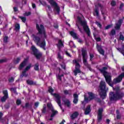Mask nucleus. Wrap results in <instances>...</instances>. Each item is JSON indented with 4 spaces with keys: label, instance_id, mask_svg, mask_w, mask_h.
Here are the masks:
<instances>
[{
    "label": "nucleus",
    "instance_id": "1",
    "mask_svg": "<svg viewBox=\"0 0 124 124\" xmlns=\"http://www.w3.org/2000/svg\"><path fill=\"white\" fill-rule=\"evenodd\" d=\"M114 90L115 91V93L111 92L109 93V99L110 101L119 100V99H122L123 97H124V93L121 91L120 88L116 87L114 88Z\"/></svg>",
    "mask_w": 124,
    "mask_h": 124
},
{
    "label": "nucleus",
    "instance_id": "2",
    "mask_svg": "<svg viewBox=\"0 0 124 124\" xmlns=\"http://www.w3.org/2000/svg\"><path fill=\"white\" fill-rule=\"evenodd\" d=\"M100 90L99 91V95L103 99L106 97V93L108 91V88L106 89V82L104 81H101L99 85Z\"/></svg>",
    "mask_w": 124,
    "mask_h": 124
},
{
    "label": "nucleus",
    "instance_id": "3",
    "mask_svg": "<svg viewBox=\"0 0 124 124\" xmlns=\"http://www.w3.org/2000/svg\"><path fill=\"white\" fill-rule=\"evenodd\" d=\"M32 37L34 42L38 46H39L41 48H42L44 50H46V42L45 41V39L41 38L38 36H35L34 34L32 35Z\"/></svg>",
    "mask_w": 124,
    "mask_h": 124
},
{
    "label": "nucleus",
    "instance_id": "4",
    "mask_svg": "<svg viewBox=\"0 0 124 124\" xmlns=\"http://www.w3.org/2000/svg\"><path fill=\"white\" fill-rule=\"evenodd\" d=\"M108 69V67H103L102 69H99L100 72L104 76L107 83H111L112 81L111 76L109 75V73L106 71Z\"/></svg>",
    "mask_w": 124,
    "mask_h": 124
},
{
    "label": "nucleus",
    "instance_id": "5",
    "mask_svg": "<svg viewBox=\"0 0 124 124\" xmlns=\"http://www.w3.org/2000/svg\"><path fill=\"white\" fill-rule=\"evenodd\" d=\"M81 53L83 64L89 69L90 71H93V70L91 68V65L88 63V61H87V60H88V54L87 53V50L82 48L81 50Z\"/></svg>",
    "mask_w": 124,
    "mask_h": 124
},
{
    "label": "nucleus",
    "instance_id": "6",
    "mask_svg": "<svg viewBox=\"0 0 124 124\" xmlns=\"http://www.w3.org/2000/svg\"><path fill=\"white\" fill-rule=\"evenodd\" d=\"M48 92L52 94V95H53V96H55L56 99L55 101L58 103L59 106L60 107L61 109L62 110V112H64V110L62 109V101L61 100V96L59 94L57 93H52L53 92H54V90L52 89V87H50L48 89Z\"/></svg>",
    "mask_w": 124,
    "mask_h": 124
},
{
    "label": "nucleus",
    "instance_id": "7",
    "mask_svg": "<svg viewBox=\"0 0 124 124\" xmlns=\"http://www.w3.org/2000/svg\"><path fill=\"white\" fill-rule=\"evenodd\" d=\"M36 28L38 31V34H41L42 37H44V38H46L47 35H46V32L45 31V29L44 28V26L42 25H40V26L36 24Z\"/></svg>",
    "mask_w": 124,
    "mask_h": 124
},
{
    "label": "nucleus",
    "instance_id": "8",
    "mask_svg": "<svg viewBox=\"0 0 124 124\" xmlns=\"http://www.w3.org/2000/svg\"><path fill=\"white\" fill-rule=\"evenodd\" d=\"M124 77V73H121L120 75L118 76V78H114L113 79V81L112 83H111V82H109V83H108L110 87H113V85L114 84H118V83H120V82H122L123 80V78Z\"/></svg>",
    "mask_w": 124,
    "mask_h": 124
},
{
    "label": "nucleus",
    "instance_id": "9",
    "mask_svg": "<svg viewBox=\"0 0 124 124\" xmlns=\"http://www.w3.org/2000/svg\"><path fill=\"white\" fill-rule=\"evenodd\" d=\"M49 3H50L51 6H53L54 7V12L55 14H60V12L61 11V9L58 6V4L56 3L54 1V0H49Z\"/></svg>",
    "mask_w": 124,
    "mask_h": 124
},
{
    "label": "nucleus",
    "instance_id": "10",
    "mask_svg": "<svg viewBox=\"0 0 124 124\" xmlns=\"http://www.w3.org/2000/svg\"><path fill=\"white\" fill-rule=\"evenodd\" d=\"M31 50L33 52V54L36 57L37 60H40V59H41L42 53L38 52V50L35 46H31Z\"/></svg>",
    "mask_w": 124,
    "mask_h": 124
},
{
    "label": "nucleus",
    "instance_id": "11",
    "mask_svg": "<svg viewBox=\"0 0 124 124\" xmlns=\"http://www.w3.org/2000/svg\"><path fill=\"white\" fill-rule=\"evenodd\" d=\"M80 24L83 27V29L88 36H91V31H90L89 26L87 25V22H86V21H82Z\"/></svg>",
    "mask_w": 124,
    "mask_h": 124
},
{
    "label": "nucleus",
    "instance_id": "12",
    "mask_svg": "<svg viewBox=\"0 0 124 124\" xmlns=\"http://www.w3.org/2000/svg\"><path fill=\"white\" fill-rule=\"evenodd\" d=\"M74 63H76L75 70L74 71V73L75 76H77L78 73H81V70H80V64L78 63L77 60H73Z\"/></svg>",
    "mask_w": 124,
    "mask_h": 124
},
{
    "label": "nucleus",
    "instance_id": "13",
    "mask_svg": "<svg viewBox=\"0 0 124 124\" xmlns=\"http://www.w3.org/2000/svg\"><path fill=\"white\" fill-rule=\"evenodd\" d=\"M88 94V98L86 97V96L84 97V101H86V102H88L90 100H93V99L94 98V94H93V93L92 92H89Z\"/></svg>",
    "mask_w": 124,
    "mask_h": 124
},
{
    "label": "nucleus",
    "instance_id": "14",
    "mask_svg": "<svg viewBox=\"0 0 124 124\" xmlns=\"http://www.w3.org/2000/svg\"><path fill=\"white\" fill-rule=\"evenodd\" d=\"M98 7H100V10L102 13V15H106L107 14V11H106V9L104 8L103 5L98 3L97 4Z\"/></svg>",
    "mask_w": 124,
    "mask_h": 124
},
{
    "label": "nucleus",
    "instance_id": "15",
    "mask_svg": "<svg viewBox=\"0 0 124 124\" xmlns=\"http://www.w3.org/2000/svg\"><path fill=\"white\" fill-rule=\"evenodd\" d=\"M3 94L4 96L1 98V102H5L6 99L8 98V92L7 90L3 91Z\"/></svg>",
    "mask_w": 124,
    "mask_h": 124
},
{
    "label": "nucleus",
    "instance_id": "16",
    "mask_svg": "<svg viewBox=\"0 0 124 124\" xmlns=\"http://www.w3.org/2000/svg\"><path fill=\"white\" fill-rule=\"evenodd\" d=\"M123 20L121 19H119L117 23L115 24V26L114 27L115 30H119L121 29V26H122V24L123 23Z\"/></svg>",
    "mask_w": 124,
    "mask_h": 124
},
{
    "label": "nucleus",
    "instance_id": "17",
    "mask_svg": "<svg viewBox=\"0 0 124 124\" xmlns=\"http://www.w3.org/2000/svg\"><path fill=\"white\" fill-rule=\"evenodd\" d=\"M96 48L99 53H100L101 55L104 56V53H105V52L104 51V50L102 49V46H101L98 45V44H97Z\"/></svg>",
    "mask_w": 124,
    "mask_h": 124
},
{
    "label": "nucleus",
    "instance_id": "18",
    "mask_svg": "<svg viewBox=\"0 0 124 124\" xmlns=\"http://www.w3.org/2000/svg\"><path fill=\"white\" fill-rule=\"evenodd\" d=\"M79 116V113L78 111H75L73 112L70 116L71 120H75Z\"/></svg>",
    "mask_w": 124,
    "mask_h": 124
},
{
    "label": "nucleus",
    "instance_id": "19",
    "mask_svg": "<svg viewBox=\"0 0 124 124\" xmlns=\"http://www.w3.org/2000/svg\"><path fill=\"white\" fill-rule=\"evenodd\" d=\"M27 64V59H25L20 65L18 68L19 70H22Z\"/></svg>",
    "mask_w": 124,
    "mask_h": 124
},
{
    "label": "nucleus",
    "instance_id": "20",
    "mask_svg": "<svg viewBox=\"0 0 124 124\" xmlns=\"http://www.w3.org/2000/svg\"><path fill=\"white\" fill-rule=\"evenodd\" d=\"M57 45L58 49H59V51H61V48H62V47H64V46H63V43H62V40H59L58 43Z\"/></svg>",
    "mask_w": 124,
    "mask_h": 124
},
{
    "label": "nucleus",
    "instance_id": "21",
    "mask_svg": "<svg viewBox=\"0 0 124 124\" xmlns=\"http://www.w3.org/2000/svg\"><path fill=\"white\" fill-rule=\"evenodd\" d=\"M91 106L89 105L86 107V108L85 110L84 114L85 115H89L91 113Z\"/></svg>",
    "mask_w": 124,
    "mask_h": 124
},
{
    "label": "nucleus",
    "instance_id": "22",
    "mask_svg": "<svg viewBox=\"0 0 124 124\" xmlns=\"http://www.w3.org/2000/svg\"><path fill=\"white\" fill-rule=\"evenodd\" d=\"M73 103H74V104H77L78 102V94L77 93H74L73 94Z\"/></svg>",
    "mask_w": 124,
    "mask_h": 124
},
{
    "label": "nucleus",
    "instance_id": "23",
    "mask_svg": "<svg viewBox=\"0 0 124 124\" xmlns=\"http://www.w3.org/2000/svg\"><path fill=\"white\" fill-rule=\"evenodd\" d=\"M64 104L65 105V106H67V107H68V108H70V101H69V100L65 99L63 101Z\"/></svg>",
    "mask_w": 124,
    "mask_h": 124
},
{
    "label": "nucleus",
    "instance_id": "24",
    "mask_svg": "<svg viewBox=\"0 0 124 124\" xmlns=\"http://www.w3.org/2000/svg\"><path fill=\"white\" fill-rule=\"evenodd\" d=\"M70 34L72 36V37H73V38H75V39H78V36H77V34L75 33V32L71 31L70 32Z\"/></svg>",
    "mask_w": 124,
    "mask_h": 124
},
{
    "label": "nucleus",
    "instance_id": "25",
    "mask_svg": "<svg viewBox=\"0 0 124 124\" xmlns=\"http://www.w3.org/2000/svg\"><path fill=\"white\" fill-rule=\"evenodd\" d=\"M51 112L52 113L50 115L51 118H53V117H55L58 114V111L55 110L54 109H52Z\"/></svg>",
    "mask_w": 124,
    "mask_h": 124
},
{
    "label": "nucleus",
    "instance_id": "26",
    "mask_svg": "<svg viewBox=\"0 0 124 124\" xmlns=\"http://www.w3.org/2000/svg\"><path fill=\"white\" fill-rule=\"evenodd\" d=\"M95 13L97 17H98V16H99V11L98 10V8H97V6H97V5L95 4Z\"/></svg>",
    "mask_w": 124,
    "mask_h": 124
},
{
    "label": "nucleus",
    "instance_id": "27",
    "mask_svg": "<svg viewBox=\"0 0 124 124\" xmlns=\"http://www.w3.org/2000/svg\"><path fill=\"white\" fill-rule=\"evenodd\" d=\"M46 107L47 106H46V104H44L43 108L42 109V113L43 114H45V113L47 112Z\"/></svg>",
    "mask_w": 124,
    "mask_h": 124
},
{
    "label": "nucleus",
    "instance_id": "28",
    "mask_svg": "<svg viewBox=\"0 0 124 124\" xmlns=\"http://www.w3.org/2000/svg\"><path fill=\"white\" fill-rule=\"evenodd\" d=\"M26 72H27V71H25V70L22 72V75H20V78H23V77H28V74Z\"/></svg>",
    "mask_w": 124,
    "mask_h": 124
},
{
    "label": "nucleus",
    "instance_id": "29",
    "mask_svg": "<svg viewBox=\"0 0 124 124\" xmlns=\"http://www.w3.org/2000/svg\"><path fill=\"white\" fill-rule=\"evenodd\" d=\"M34 69L37 71L39 70V63L38 62H37L36 64H35L34 66Z\"/></svg>",
    "mask_w": 124,
    "mask_h": 124
},
{
    "label": "nucleus",
    "instance_id": "30",
    "mask_svg": "<svg viewBox=\"0 0 124 124\" xmlns=\"http://www.w3.org/2000/svg\"><path fill=\"white\" fill-rule=\"evenodd\" d=\"M47 107L49 110H51V111H52V110H54V108H53V106H52V104L51 103H47Z\"/></svg>",
    "mask_w": 124,
    "mask_h": 124
},
{
    "label": "nucleus",
    "instance_id": "31",
    "mask_svg": "<svg viewBox=\"0 0 124 124\" xmlns=\"http://www.w3.org/2000/svg\"><path fill=\"white\" fill-rule=\"evenodd\" d=\"M117 50L119 51V52H121L123 55V56H124V46H123L122 48H117Z\"/></svg>",
    "mask_w": 124,
    "mask_h": 124
},
{
    "label": "nucleus",
    "instance_id": "32",
    "mask_svg": "<svg viewBox=\"0 0 124 124\" xmlns=\"http://www.w3.org/2000/svg\"><path fill=\"white\" fill-rule=\"evenodd\" d=\"M27 83L28 84V85H35V83L32 80H27Z\"/></svg>",
    "mask_w": 124,
    "mask_h": 124
},
{
    "label": "nucleus",
    "instance_id": "33",
    "mask_svg": "<svg viewBox=\"0 0 124 124\" xmlns=\"http://www.w3.org/2000/svg\"><path fill=\"white\" fill-rule=\"evenodd\" d=\"M97 121L98 123H100L101 121H102V115L97 114Z\"/></svg>",
    "mask_w": 124,
    "mask_h": 124
},
{
    "label": "nucleus",
    "instance_id": "34",
    "mask_svg": "<svg viewBox=\"0 0 124 124\" xmlns=\"http://www.w3.org/2000/svg\"><path fill=\"white\" fill-rule=\"evenodd\" d=\"M3 115V113H2L1 112H0V122L1 123H4V119L2 118V116Z\"/></svg>",
    "mask_w": 124,
    "mask_h": 124
},
{
    "label": "nucleus",
    "instance_id": "35",
    "mask_svg": "<svg viewBox=\"0 0 124 124\" xmlns=\"http://www.w3.org/2000/svg\"><path fill=\"white\" fill-rule=\"evenodd\" d=\"M119 39L120 40H122V41H124V35L122 34V32H120Z\"/></svg>",
    "mask_w": 124,
    "mask_h": 124
},
{
    "label": "nucleus",
    "instance_id": "36",
    "mask_svg": "<svg viewBox=\"0 0 124 124\" xmlns=\"http://www.w3.org/2000/svg\"><path fill=\"white\" fill-rule=\"evenodd\" d=\"M3 42L4 43H7V42H8V36H5L3 37Z\"/></svg>",
    "mask_w": 124,
    "mask_h": 124
},
{
    "label": "nucleus",
    "instance_id": "37",
    "mask_svg": "<svg viewBox=\"0 0 124 124\" xmlns=\"http://www.w3.org/2000/svg\"><path fill=\"white\" fill-rule=\"evenodd\" d=\"M103 112V108H99L98 110V115H102Z\"/></svg>",
    "mask_w": 124,
    "mask_h": 124
},
{
    "label": "nucleus",
    "instance_id": "38",
    "mask_svg": "<svg viewBox=\"0 0 124 124\" xmlns=\"http://www.w3.org/2000/svg\"><path fill=\"white\" fill-rule=\"evenodd\" d=\"M15 29L16 31H18L20 30V24H16L15 26Z\"/></svg>",
    "mask_w": 124,
    "mask_h": 124
},
{
    "label": "nucleus",
    "instance_id": "39",
    "mask_svg": "<svg viewBox=\"0 0 124 124\" xmlns=\"http://www.w3.org/2000/svg\"><path fill=\"white\" fill-rule=\"evenodd\" d=\"M7 62V59L6 58L0 59V63H3V62Z\"/></svg>",
    "mask_w": 124,
    "mask_h": 124
},
{
    "label": "nucleus",
    "instance_id": "40",
    "mask_svg": "<svg viewBox=\"0 0 124 124\" xmlns=\"http://www.w3.org/2000/svg\"><path fill=\"white\" fill-rule=\"evenodd\" d=\"M62 77H63V75H58L57 77V78L60 80V81L59 82V83H61L62 82Z\"/></svg>",
    "mask_w": 124,
    "mask_h": 124
},
{
    "label": "nucleus",
    "instance_id": "41",
    "mask_svg": "<svg viewBox=\"0 0 124 124\" xmlns=\"http://www.w3.org/2000/svg\"><path fill=\"white\" fill-rule=\"evenodd\" d=\"M19 18L21 19L23 23H26V21L27 20V19L25 17L23 16H19Z\"/></svg>",
    "mask_w": 124,
    "mask_h": 124
},
{
    "label": "nucleus",
    "instance_id": "42",
    "mask_svg": "<svg viewBox=\"0 0 124 124\" xmlns=\"http://www.w3.org/2000/svg\"><path fill=\"white\" fill-rule=\"evenodd\" d=\"M31 64H30L28 66H27L24 70L25 71H28V70L31 69Z\"/></svg>",
    "mask_w": 124,
    "mask_h": 124
},
{
    "label": "nucleus",
    "instance_id": "43",
    "mask_svg": "<svg viewBox=\"0 0 124 124\" xmlns=\"http://www.w3.org/2000/svg\"><path fill=\"white\" fill-rule=\"evenodd\" d=\"M58 59H59V60H62V59H63V57L61 55V52H59L58 54Z\"/></svg>",
    "mask_w": 124,
    "mask_h": 124
},
{
    "label": "nucleus",
    "instance_id": "44",
    "mask_svg": "<svg viewBox=\"0 0 124 124\" xmlns=\"http://www.w3.org/2000/svg\"><path fill=\"white\" fill-rule=\"evenodd\" d=\"M110 34L111 35H115L116 34V31H115V29H112L110 31Z\"/></svg>",
    "mask_w": 124,
    "mask_h": 124
},
{
    "label": "nucleus",
    "instance_id": "45",
    "mask_svg": "<svg viewBox=\"0 0 124 124\" xmlns=\"http://www.w3.org/2000/svg\"><path fill=\"white\" fill-rule=\"evenodd\" d=\"M95 24L97 25V26H98V27H99L100 29H101V27H102V25H101V24H100V22L96 21Z\"/></svg>",
    "mask_w": 124,
    "mask_h": 124
},
{
    "label": "nucleus",
    "instance_id": "46",
    "mask_svg": "<svg viewBox=\"0 0 124 124\" xmlns=\"http://www.w3.org/2000/svg\"><path fill=\"white\" fill-rule=\"evenodd\" d=\"M16 103L17 105H20L21 103H22V101L20 99H17L16 101Z\"/></svg>",
    "mask_w": 124,
    "mask_h": 124
},
{
    "label": "nucleus",
    "instance_id": "47",
    "mask_svg": "<svg viewBox=\"0 0 124 124\" xmlns=\"http://www.w3.org/2000/svg\"><path fill=\"white\" fill-rule=\"evenodd\" d=\"M8 81L10 83H12V82H14V78L11 77V78H9Z\"/></svg>",
    "mask_w": 124,
    "mask_h": 124
},
{
    "label": "nucleus",
    "instance_id": "48",
    "mask_svg": "<svg viewBox=\"0 0 124 124\" xmlns=\"http://www.w3.org/2000/svg\"><path fill=\"white\" fill-rule=\"evenodd\" d=\"M11 91H12V92H14V93H16V94H18L17 91H16V88H11Z\"/></svg>",
    "mask_w": 124,
    "mask_h": 124
},
{
    "label": "nucleus",
    "instance_id": "49",
    "mask_svg": "<svg viewBox=\"0 0 124 124\" xmlns=\"http://www.w3.org/2000/svg\"><path fill=\"white\" fill-rule=\"evenodd\" d=\"M112 24L108 25L105 27V30H108V29H110V28H112Z\"/></svg>",
    "mask_w": 124,
    "mask_h": 124
},
{
    "label": "nucleus",
    "instance_id": "50",
    "mask_svg": "<svg viewBox=\"0 0 124 124\" xmlns=\"http://www.w3.org/2000/svg\"><path fill=\"white\" fill-rule=\"evenodd\" d=\"M64 94H71V93H69V91L64 90Z\"/></svg>",
    "mask_w": 124,
    "mask_h": 124
},
{
    "label": "nucleus",
    "instance_id": "51",
    "mask_svg": "<svg viewBox=\"0 0 124 124\" xmlns=\"http://www.w3.org/2000/svg\"><path fill=\"white\" fill-rule=\"evenodd\" d=\"M90 61H93V58L94 57L93 54H90Z\"/></svg>",
    "mask_w": 124,
    "mask_h": 124
},
{
    "label": "nucleus",
    "instance_id": "52",
    "mask_svg": "<svg viewBox=\"0 0 124 124\" xmlns=\"http://www.w3.org/2000/svg\"><path fill=\"white\" fill-rule=\"evenodd\" d=\"M111 5H112V6H115V5H116V1H111Z\"/></svg>",
    "mask_w": 124,
    "mask_h": 124
},
{
    "label": "nucleus",
    "instance_id": "53",
    "mask_svg": "<svg viewBox=\"0 0 124 124\" xmlns=\"http://www.w3.org/2000/svg\"><path fill=\"white\" fill-rule=\"evenodd\" d=\"M121 115L120 114V113H117V116H116V118L117 119H121Z\"/></svg>",
    "mask_w": 124,
    "mask_h": 124
},
{
    "label": "nucleus",
    "instance_id": "54",
    "mask_svg": "<svg viewBox=\"0 0 124 124\" xmlns=\"http://www.w3.org/2000/svg\"><path fill=\"white\" fill-rule=\"evenodd\" d=\"M21 61V59L17 58L16 61V63H18V62Z\"/></svg>",
    "mask_w": 124,
    "mask_h": 124
},
{
    "label": "nucleus",
    "instance_id": "55",
    "mask_svg": "<svg viewBox=\"0 0 124 124\" xmlns=\"http://www.w3.org/2000/svg\"><path fill=\"white\" fill-rule=\"evenodd\" d=\"M65 54L68 57L71 58V55H70V54H69V53H68V52L65 51Z\"/></svg>",
    "mask_w": 124,
    "mask_h": 124
},
{
    "label": "nucleus",
    "instance_id": "56",
    "mask_svg": "<svg viewBox=\"0 0 124 124\" xmlns=\"http://www.w3.org/2000/svg\"><path fill=\"white\" fill-rule=\"evenodd\" d=\"M61 67H62V68H63V69H64L65 70L66 68H65V64H61Z\"/></svg>",
    "mask_w": 124,
    "mask_h": 124
},
{
    "label": "nucleus",
    "instance_id": "57",
    "mask_svg": "<svg viewBox=\"0 0 124 124\" xmlns=\"http://www.w3.org/2000/svg\"><path fill=\"white\" fill-rule=\"evenodd\" d=\"M96 101H97V102H99V103H100L101 102V100H100V99H99V98H97L95 99Z\"/></svg>",
    "mask_w": 124,
    "mask_h": 124
},
{
    "label": "nucleus",
    "instance_id": "58",
    "mask_svg": "<svg viewBox=\"0 0 124 124\" xmlns=\"http://www.w3.org/2000/svg\"><path fill=\"white\" fill-rule=\"evenodd\" d=\"M124 3L121 4L119 7L120 9H123V7H124Z\"/></svg>",
    "mask_w": 124,
    "mask_h": 124
},
{
    "label": "nucleus",
    "instance_id": "59",
    "mask_svg": "<svg viewBox=\"0 0 124 124\" xmlns=\"http://www.w3.org/2000/svg\"><path fill=\"white\" fill-rule=\"evenodd\" d=\"M34 105H35V107H38V105H39V102H37L35 103Z\"/></svg>",
    "mask_w": 124,
    "mask_h": 124
},
{
    "label": "nucleus",
    "instance_id": "60",
    "mask_svg": "<svg viewBox=\"0 0 124 124\" xmlns=\"http://www.w3.org/2000/svg\"><path fill=\"white\" fill-rule=\"evenodd\" d=\"M95 40L99 42L101 40V38H100V37H97V38H95Z\"/></svg>",
    "mask_w": 124,
    "mask_h": 124
},
{
    "label": "nucleus",
    "instance_id": "61",
    "mask_svg": "<svg viewBox=\"0 0 124 124\" xmlns=\"http://www.w3.org/2000/svg\"><path fill=\"white\" fill-rule=\"evenodd\" d=\"M76 26L78 27L79 31L80 32H82V29H81V28H80V27H79V25H78V24H76Z\"/></svg>",
    "mask_w": 124,
    "mask_h": 124
},
{
    "label": "nucleus",
    "instance_id": "62",
    "mask_svg": "<svg viewBox=\"0 0 124 124\" xmlns=\"http://www.w3.org/2000/svg\"><path fill=\"white\" fill-rule=\"evenodd\" d=\"M78 20L79 23H80L82 21V19H81V17H80L79 16L78 17Z\"/></svg>",
    "mask_w": 124,
    "mask_h": 124
},
{
    "label": "nucleus",
    "instance_id": "63",
    "mask_svg": "<svg viewBox=\"0 0 124 124\" xmlns=\"http://www.w3.org/2000/svg\"><path fill=\"white\" fill-rule=\"evenodd\" d=\"M54 27L55 28V29H58V28H59V25L58 24H54Z\"/></svg>",
    "mask_w": 124,
    "mask_h": 124
},
{
    "label": "nucleus",
    "instance_id": "64",
    "mask_svg": "<svg viewBox=\"0 0 124 124\" xmlns=\"http://www.w3.org/2000/svg\"><path fill=\"white\" fill-rule=\"evenodd\" d=\"M32 8H36V5H35V4L32 3Z\"/></svg>",
    "mask_w": 124,
    "mask_h": 124
}]
</instances>
